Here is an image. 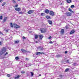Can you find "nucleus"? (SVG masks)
I'll return each mask as SVG.
<instances>
[{
	"label": "nucleus",
	"mask_w": 79,
	"mask_h": 79,
	"mask_svg": "<svg viewBox=\"0 0 79 79\" xmlns=\"http://www.w3.org/2000/svg\"><path fill=\"white\" fill-rule=\"evenodd\" d=\"M48 39H52V37L51 36H49L48 38Z\"/></svg>",
	"instance_id": "37"
},
{
	"label": "nucleus",
	"mask_w": 79,
	"mask_h": 79,
	"mask_svg": "<svg viewBox=\"0 0 79 79\" xmlns=\"http://www.w3.org/2000/svg\"><path fill=\"white\" fill-rule=\"evenodd\" d=\"M15 44H18L19 42V40H17L15 41Z\"/></svg>",
	"instance_id": "18"
},
{
	"label": "nucleus",
	"mask_w": 79,
	"mask_h": 79,
	"mask_svg": "<svg viewBox=\"0 0 79 79\" xmlns=\"http://www.w3.org/2000/svg\"><path fill=\"white\" fill-rule=\"evenodd\" d=\"M65 15L66 16H71L72 14L71 12H68L65 13Z\"/></svg>",
	"instance_id": "4"
},
{
	"label": "nucleus",
	"mask_w": 79,
	"mask_h": 79,
	"mask_svg": "<svg viewBox=\"0 0 79 79\" xmlns=\"http://www.w3.org/2000/svg\"><path fill=\"white\" fill-rule=\"evenodd\" d=\"M75 32V31L74 30H72L70 32V34H74Z\"/></svg>",
	"instance_id": "14"
},
{
	"label": "nucleus",
	"mask_w": 79,
	"mask_h": 79,
	"mask_svg": "<svg viewBox=\"0 0 79 79\" xmlns=\"http://www.w3.org/2000/svg\"><path fill=\"white\" fill-rule=\"evenodd\" d=\"M69 60H67L66 61V63H69Z\"/></svg>",
	"instance_id": "30"
},
{
	"label": "nucleus",
	"mask_w": 79,
	"mask_h": 79,
	"mask_svg": "<svg viewBox=\"0 0 79 79\" xmlns=\"http://www.w3.org/2000/svg\"><path fill=\"white\" fill-rule=\"evenodd\" d=\"M67 2L68 3H71V0H66Z\"/></svg>",
	"instance_id": "20"
},
{
	"label": "nucleus",
	"mask_w": 79,
	"mask_h": 79,
	"mask_svg": "<svg viewBox=\"0 0 79 79\" xmlns=\"http://www.w3.org/2000/svg\"><path fill=\"white\" fill-rule=\"evenodd\" d=\"M66 29H68V26H66Z\"/></svg>",
	"instance_id": "43"
},
{
	"label": "nucleus",
	"mask_w": 79,
	"mask_h": 79,
	"mask_svg": "<svg viewBox=\"0 0 79 79\" xmlns=\"http://www.w3.org/2000/svg\"><path fill=\"white\" fill-rule=\"evenodd\" d=\"M35 43H37L38 42L37 41H35Z\"/></svg>",
	"instance_id": "48"
},
{
	"label": "nucleus",
	"mask_w": 79,
	"mask_h": 79,
	"mask_svg": "<svg viewBox=\"0 0 79 79\" xmlns=\"http://www.w3.org/2000/svg\"><path fill=\"white\" fill-rule=\"evenodd\" d=\"M49 44H53V42L50 41V42H49Z\"/></svg>",
	"instance_id": "40"
},
{
	"label": "nucleus",
	"mask_w": 79,
	"mask_h": 79,
	"mask_svg": "<svg viewBox=\"0 0 79 79\" xmlns=\"http://www.w3.org/2000/svg\"><path fill=\"white\" fill-rule=\"evenodd\" d=\"M39 37L40 39L42 40V38L44 37V36H43V35H39Z\"/></svg>",
	"instance_id": "13"
},
{
	"label": "nucleus",
	"mask_w": 79,
	"mask_h": 79,
	"mask_svg": "<svg viewBox=\"0 0 79 79\" xmlns=\"http://www.w3.org/2000/svg\"><path fill=\"white\" fill-rule=\"evenodd\" d=\"M15 59L18 60H19V57H15Z\"/></svg>",
	"instance_id": "31"
},
{
	"label": "nucleus",
	"mask_w": 79,
	"mask_h": 79,
	"mask_svg": "<svg viewBox=\"0 0 79 79\" xmlns=\"http://www.w3.org/2000/svg\"><path fill=\"white\" fill-rule=\"evenodd\" d=\"M39 49H40L41 50H44V48L41 47H40L39 48Z\"/></svg>",
	"instance_id": "23"
},
{
	"label": "nucleus",
	"mask_w": 79,
	"mask_h": 79,
	"mask_svg": "<svg viewBox=\"0 0 79 79\" xmlns=\"http://www.w3.org/2000/svg\"><path fill=\"white\" fill-rule=\"evenodd\" d=\"M25 73V72L24 71H22L21 73H22V74H24V73Z\"/></svg>",
	"instance_id": "35"
},
{
	"label": "nucleus",
	"mask_w": 79,
	"mask_h": 79,
	"mask_svg": "<svg viewBox=\"0 0 79 79\" xmlns=\"http://www.w3.org/2000/svg\"><path fill=\"white\" fill-rule=\"evenodd\" d=\"M69 11H70V12H73V11H72V10L70 8H69Z\"/></svg>",
	"instance_id": "26"
},
{
	"label": "nucleus",
	"mask_w": 79,
	"mask_h": 79,
	"mask_svg": "<svg viewBox=\"0 0 79 79\" xmlns=\"http://www.w3.org/2000/svg\"><path fill=\"white\" fill-rule=\"evenodd\" d=\"M15 10L17 11H21V8L19 7H17L15 8Z\"/></svg>",
	"instance_id": "7"
},
{
	"label": "nucleus",
	"mask_w": 79,
	"mask_h": 79,
	"mask_svg": "<svg viewBox=\"0 0 79 79\" xmlns=\"http://www.w3.org/2000/svg\"><path fill=\"white\" fill-rule=\"evenodd\" d=\"M39 76H41V75L40 74H39Z\"/></svg>",
	"instance_id": "49"
},
{
	"label": "nucleus",
	"mask_w": 79,
	"mask_h": 79,
	"mask_svg": "<svg viewBox=\"0 0 79 79\" xmlns=\"http://www.w3.org/2000/svg\"><path fill=\"white\" fill-rule=\"evenodd\" d=\"M25 59L26 60H29V59L28 58H26Z\"/></svg>",
	"instance_id": "44"
},
{
	"label": "nucleus",
	"mask_w": 79,
	"mask_h": 79,
	"mask_svg": "<svg viewBox=\"0 0 79 79\" xmlns=\"http://www.w3.org/2000/svg\"><path fill=\"white\" fill-rule=\"evenodd\" d=\"M6 52V48L5 47H3L2 48L1 50H0V56L1 55H2L3 54L5 53V52Z\"/></svg>",
	"instance_id": "1"
},
{
	"label": "nucleus",
	"mask_w": 79,
	"mask_h": 79,
	"mask_svg": "<svg viewBox=\"0 0 79 79\" xmlns=\"http://www.w3.org/2000/svg\"><path fill=\"white\" fill-rule=\"evenodd\" d=\"M18 1H19V2L20 1V0H18Z\"/></svg>",
	"instance_id": "52"
},
{
	"label": "nucleus",
	"mask_w": 79,
	"mask_h": 79,
	"mask_svg": "<svg viewBox=\"0 0 79 79\" xmlns=\"http://www.w3.org/2000/svg\"><path fill=\"white\" fill-rule=\"evenodd\" d=\"M61 9L62 10V12H64L65 11H66V9H65V8H64L63 6L61 7Z\"/></svg>",
	"instance_id": "8"
},
{
	"label": "nucleus",
	"mask_w": 79,
	"mask_h": 79,
	"mask_svg": "<svg viewBox=\"0 0 79 79\" xmlns=\"http://www.w3.org/2000/svg\"><path fill=\"white\" fill-rule=\"evenodd\" d=\"M2 0H0V2H2Z\"/></svg>",
	"instance_id": "51"
},
{
	"label": "nucleus",
	"mask_w": 79,
	"mask_h": 79,
	"mask_svg": "<svg viewBox=\"0 0 79 79\" xmlns=\"http://www.w3.org/2000/svg\"><path fill=\"white\" fill-rule=\"evenodd\" d=\"M2 18H3V17L2 16H0V19H2Z\"/></svg>",
	"instance_id": "29"
},
{
	"label": "nucleus",
	"mask_w": 79,
	"mask_h": 79,
	"mask_svg": "<svg viewBox=\"0 0 79 79\" xmlns=\"http://www.w3.org/2000/svg\"><path fill=\"white\" fill-rule=\"evenodd\" d=\"M50 12H49V10H45V13H46L48 14V13Z\"/></svg>",
	"instance_id": "17"
},
{
	"label": "nucleus",
	"mask_w": 79,
	"mask_h": 79,
	"mask_svg": "<svg viewBox=\"0 0 79 79\" xmlns=\"http://www.w3.org/2000/svg\"><path fill=\"white\" fill-rule=\"evenodd\" d=\"M0 34H3L2 33V32H1V31H0Z\"/></svg>",
	"instance_id": "47"
},
{
	"label": "nucleus",
	"mask_w": 79,
	"mask_h": 79,
	"mask_svg": "<svg viewBox=\"0 0 79 79\" xmlns=\"http://www.w3.org/2000/svg\"><path fill=\"white\" fill-rule=\"evenodd\" d=\"M74 5H72L71 6V8H74Z\"/></svg>",
	"instance_id": "33"
},
{
	"label": "nucleus",
	"mask_w": 79,
	"mask_h": 79,
	"mask_svg": "<svg viewBox=\"0 0 79 79\" xmlns=\"http://www.w3.org/2000/svg\"><path fill=\"white\" fill-rule=\"evenodd\" d=\"M10 26L11 27H13V23H10Z\"/></svg>",
	"instance_id": "25"
},
{
	"label": "nucleus",
	"mask_w": 79,
	"mask_h": 79,
	"mask_svg": "<svg viewBox=\"0 0 79 79\" xmlns=\"http://www.w3.org/2000/svg\"><path fill=\"white\" fill-rule=\"evenodd\" d=\"M7 76L8 77H10L11 76V74H8Z\"/></svg>",
	"instance_id": "27"
},
{
	"label": "nucleus",
	"mask_w": 79,
	"mask_h": 79,
	"mask_svg": "<svg viewBox=\"0 0 79 79\" xmlns=\"http://www.w3.org/2000/svg\"><path fill=\"white\" fill-rule=\"evenodd\" d=\"M60 5H63V4L62 3H61L60 4Z\"/></svg>",
	"instance_id": "50"
},
{
	"label": "nucleus",
	"mask_w": 79,
	"mask_h": 79,
	"mask_svg": "<svg viewBox=\"0 0 79 79\" xmlns=\"http://www.w3.org/2000/svg\"><path fill=\"white\" fill-rule=\"evenodd\" d=\"M5 5H6V2H4L2 4V6H4Z\"/></svg>",
	"instance_id": "22"
},
{
	"label": "nucleus",
	"mask_w": 79,
	"mask_h": 79,
	"mask_svg": "<svg viewBox=\"0 0 79 79\" xmlns=\"http://www.w3.org/2000/svg\"><path fill=\"white\" fill-rule=\"evenodd\" d=\"M56 57H57V58H58V57H60V56H61L60 55H58L56 56Z\"/></svg>",
	"instance_id": "32"
},
{
	"label": "nucleus",
	"mask_w": 79,
	"mask_h": 79,
	"mask_svg": "<svg viewBox=\"0 0 79 79\" xmlns=\"http://www.w3.org/2000/svg\"><path fill=\"white\" fill-rule=\"evenodd\" d=\"M41 31L42 32H45L47 30L45 29H43L41 30Z\"/></svg>",
	"instance_id": "10"
},
{
	"label": "nucleus",
	"mask_w": 79,
	"mask_h": 79,
	"mask_svg": "<svg viewBox=\"0 0 79 79\" xmlns=\"http://www.w3.org/2000/svg\"><path fill=\"white\" fill-rule=\"evenodd\" d=\"M7 19V18H6V17L4 18L3 20V22H5V21H6V20Z\"/></svg>",
	"instance_id": "21"
},
{
	"label": "nucleus",
	"mask_w": 79,
	"mask_h": 79,
	"mask_svg": "<svg viewBox=\"0 0 79 79\" xmlns=\"http://www.w3.org/2000/svg\"><path fill=\"white\" fill-rule=\"evenodd\" d=\"M64 29H62L60 31V33L61 34H63V33H64Z\"/></svg>",
	"instance_id": "12"
},
{
	"label": "nucleus",
	"mask_w": 79,
	"mask_h": 79,
	"mask_svg": "<svg viewBox=\"0 0 79 79\" xmlns=\"http://www.w3.org/2000/svg\"><path fill=\"white\" fill-rule=\"evenodd\" d=\"M30 33H31V31H30Z\"/></svg>",
	"instance_id": "53"
},
{
	"label": "nucleus",
	"mask_w": 79,
	"mask_h": 79,
	"mask_svg": "<svg viewBox=\"0 0 79 79\" xmlns=\"http://www.w3.org/2000/svg\"><path fill=\"white\" fill-rule=\"evenodd\" d=\"M46 18L47 19H51V17L49 16H46Z\"/></svg>",
	"instance_id": "16"
},
{
	"label": "nucleus",
	"mask_w": 79,
	"mask_h": 79,
	"mask_svg": "<svg viewBox=\"0 0 79 79\" xmlns=\"http://www.w3.org/2000/svg\"><path fill=\"white\" fill-rule=\"evenodd\" d=\"M23 12H20L19 13V14H23Z\"/></svg>",
	"instance_id": "38"
},
{
	"label": "nucleus",
	"mask_w": 79,
	"mask_h": 79,
	"mask_svg": "<svg viewBox=\"0 0 79 79\" xmlns=\"http://www.w3.org/2000/svg\"><path fill=\"white\" fill-rule=\"evenodd\" d=\"M69 71V68H67L65 70V72H68Z\"/></svg>",
	"instance_id": "24"
},
{
	"label": "nucleus",
	"mask_w": 79,
	"mask_h": 79,
	"mask_svg": "<svg viewBox=\"0 0 79 79\" xmlns=\"http://www.w3.org/2000/svg\"><path fill=\"white\" fill-rule=\"evenodd\" d=\"M23 39H26V37H25L24 36H23Z\"/></svg>",
	"instance_id": "41"
},
{
	"label": "nucleus",
	"mask_w": 79,
	"mask_h": 79,
	"mask_svg": "<svg viewBox=\"0 0 79 79\" xmlns=\"http://www.w3.org/2000/svg\"><path fill=\"white\" fill-rule=\"evenodd\" d=\"M41 16H44V13H41Z\"/></svg>",
	"instance_id": "36"
},
{
	"label": "nucleus",
	"mask_w": 79,
	"mask_h": 79,
	"mask_svg": "<svg viewBox=\"0 0 79 79\" xmlns=\"http://www.w3.org/2000/svg\"><path fill=\"white\" fill-rule=\"evenodd\" d=\"M17 6H18V4H16L15 5V7H17Z\"/></svg>",
	"instance_id": "39"
},
{
	"label": "nucleus",
	"mask_w": 79,
	"mask_h": 79,
	"mask_svg": "<svg viewBox=\"0 0 79 79\" xmlns=\"http://www.w3.org/2000/svg\"><path fill=\"white\" fill-rule=\"evenodd\" d=\"M13 2L14 3H16V1H15V0H13Z\"/></svg>",
	"instance_id": "34"
},
{
	"label": "nucleus",
	"mask_w": 79,
	"mask_h": 79,
	"mask_svg": "<svg viewBox=\"0 0 79 79\" xmlns=\"http://www.w3.org/2000/svg\"><path fill=\"white\" fill-rule=\"evenodd\" d=\"M48 23H49L50 24H51V25L52 24V21L50 20H48Z\"/></svg>",
	"instance_id": "15"
},
{
	"label": "nucleus",
	"mask_w": 79,
	"mask_h": 79,
	"mask_svg": "<svg viewBox=\"0 0 79 79\" xmlns=\"http://www.w3.org/2000/svg\"><path fill=\"white\" fill-rule=\"evenodd\" d=\"M42 54H44V53L38 52L36 53V55H42Z\"/></svg>",
	"instance_id": "6"
},
{
	"label": "nucleus",
	"mask_w": 79,
	"mask_h": 79,
	"mask_svg": "<svg viewBox=\"0 0 79 79\" xmlns=\"http://www.w3.org/2000/svg\"><path fill=\"white\" fill-rule=\"evenodd\" d=\"M33 12L34 10H31L28 11V14H31V13H32Z\"/></svg>",
	"instance_id": "9"
},
{
	"label": "nucleus",
	"mask_w": 79,
	"mask_h": 79,
	"mask_svg": "<svg viewBox=\"0 0 79 79\" xmlns=\"http://www.w3.org/2000/svg\"><path fill=\"white\" fill-rule=\"evenodd\" d=\"M7 54H8V52H6L5 54L4 55H7Z\"/></svg>",
	"instance_id": "42"
},
{
	"label": "nucleus",
	"mask_w": 79,
	"mask_h": 79,
	"mask_svg": "<svg viewBox=\"0 0 79 79\" xmlns=\"http://www.w3.org/2000/svg\"><path fill=\"white\" fill-rule=\"evenodd\" d=\"M68 53V52H67V51H65V54H66V53Z\"/></svg>",
	"instance_id": "45"
},
{
	"label": "nucleus",
	"mask_w": 79,
	"mask_h": 79,
	"mask_svg": "<svg viewBox=\"0 0 79 79\" xmlns=\"http://www.w3.org/2000/svg\"><path fill=\"white\" fill-rule=\"evenodd\" d=\"M13 25L14 28H15V29H19V28L21 27L20 26L18 25L16 23H14Z\"/></svg>",
	"instance_id": "2"
},
{
	"label": "nucleus",
	"mask_w": 79,
	"mask_h": 79,
	"mask_svg": "<svg viewBox=\"0 0 79 79\" xmlns=\"http://www.w3.org/2000/svg\"><path fill=\"white\" fill-rule=\"evenodd\" d=\"M49 14L50 15H51V16H53L54 15H55V14L54 13V12L53 11H50L49 12Z\"/></svg>",
	"instance_id": "3"
},
{
	"label": "nucleus",
	"mask_w": 79,
	"mask_h": 79,
	"mask_svg": "<svg viewBox=\"0 0 79 79\" xmlns=\"http://www.w3.org/2000/svg\"><path fill=\"white\" fill-rule=\"evenodd\" d=\"M2 43L0 41V45H2Z\"/></svg>",
	"instance_id": "46"
},
{
	"label": "nucleus",
	"mask_w": 79,
	"mask_h": 79,
	"mask_svg": "<svg viewBox=\"0 0 79 79\" xmlns=\"http://www.w3.org/2000/svg\"><path fill=\"white\" fill-rule=\"evenodd\" d=\"M19 77H20V76L18 75L17 77H15V79H19Z\"/></svg>",
	"instance_id": "19"
},
{
	"label": "nucleus",
	"mask_w": 79,
	"mask_h": 79,
	"mask_svg": "<svg viewBox=\"0 0 79 79\" xmlns=\"http://www.w3.org/2000/svg\"><path fill=\"white\" fill-rule=\"evenodd\" d=\"M34 37L35 39H38V37H39V35H35Z\"/></svg>",
	"instance_id": "11"
},
{
	"label": "nucleus",
	"mask_w": 79,
	"mask_h": 79,
	"mask_svg": "<svg viewBox=\"0 0 79 79\" xmlns=\"http://www.w3.org/2000/svg\"><path fill=\"white\" fill-rule=\"evenodd\" d=\"M21 51L23 53H30V52H28V51H27L25 50H24V49H21Z\"/></svg>",
	"instance_id": "5"
},
{
	"label": "nucleus",
	"mask_w": 79,
	"mask_h": 79,
	"mask_svg": "<svg viewBox=\"0 0 79 79\" xmlns=\"http://www.w3.org/2000/svg\"><path fill=\"white\" fill-rule=\"evenodd\" d=\"M31 73L32 76H34V73H33V72H31Z\"/></svg>",
	"instance_id": "28"
}]
</instances>
